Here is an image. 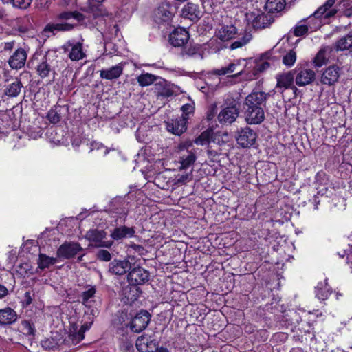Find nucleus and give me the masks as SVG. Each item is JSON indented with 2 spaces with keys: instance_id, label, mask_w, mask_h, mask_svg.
<instances>
[{
  "instance_id": "f257e3e1",
  "label": "nucleus",
  "mask_w": 352,
  "mask_h": 352,
  "mask_svg": "<svg viewBox=\"0 0 352 352\" xmlns=\"http://www.w3.org/2000/svg\"><path fill=\"white\" fill-rule=\"evenodd\" d=\"M270 97L268 93L253 90L244 101L245 118L250 124H259L265 120V108Z\"/></svg>"
},
{
  "instance_id": "f03ea898",
  "label": "nucleus",
  "mask_w": 352,
  "mask_h": 352,
  "mask_svg": "<svg viewBox=\"0 0 352 352\" xmlns=\"http://www.w3.org/2000/svg\"><path fill=\"white\" fill-rule=\"evenodd\" d=\"M192 147L193 144L190 141H186L179 144L180 170L187 169L195 162L197 155L195 150Z\"/></svg>"
},
{
  "instance_id": "7ed1b4c3",
  "label": "nucleus",
  "mask_w": 352,
  "mask_h": 352,
  "mask_svg": "<svg viewBox=\"0 0 352 352\" xmlns=\"http://www.w3.org/2000/svg\"><path fill=\"white\" fill-rule=\"evenodd\" d=\"M245 16L254 29L261 30L269 27L274 22V16L269 14L248 12Z\"/></svg>"
},
{
  "instance_id": "20e7f679",
  "label": "nucleus",
  "mask_w": 352,
  "mask_h": 352,
  "mask_svg": "<svg viewBox=\"0 0 352 352\" xmlns=\"http://www.w3.org/2000/svg\"><path fill=\"white\" fill-rule=\"evenodd\" d=\"M62 48L64 52L68 53V57L73 61H78L86 57L82 42L69 41Z\"/></svg>"
},
{
  "instance_id": "39448f33",
  "label": "nucleus",
  "mask_w": 352,
  "mask_h": 352,
  "mask_svg": "<svg viewBox=\"0 0 352 352\" xmlns=\"http://www.w3.org/2000/svg\"><path fill=\"white\" fill-rule=\"evenodd\" d=\"M83 250L78 243L65 242L57 250V256L60 258L70 259Z\"/></svg>"
},
{
  "instance_id": "423d86ee",
  "label": "nucleus",
  "mask_w": 352,
  "mask_h": 352,
  "mask_svg": "<svg viewBox=\"0 0 352 352\" xmlns=\"http://www.w3.org/2000/svg\"><path fill=\"white\" fill-rule=\"evenodd\" d=\"M256 138V132L247 126L240 129L236 135L237 144L243 148L252 146L255 143Z\"/></svg>"
},
{
  "instance_id": "0eeeda50",
  "label": "nucleus",
  "mask_w": 352,
  "mask_h": 352,
  "mask_svg": "<svg viewBox=\"0 0 352 352\" xmlns=\"http://www.w3.org/2000/svg\"><path fill=\"white\" fill-rule=\"evenodd\" d=\"M150 274L140 266L134 267L127 275L128 281L135 285H143L149 280Z\"/></svg>"
},
{
  "instance_id": "6e6552de",
  "label": "nucleus",
  "mask_w": 352,
  "mask_h": 352,
  "mask_svg": "<svg viewBox=\"0 0 352 352\" xmlns=\"http://www.w3.org/2000/svg\"><path fill=\"white\" fill-rule=\"evenodd\" d=\"M150 320V314L146 310H142L132 319L130 329L133 332L140 333L148 326Z\"/></svg>"
},
{
  "instance_id": "1a4fd4ad",
  "label": "nucleus",
  "mask_w": 352,
  "mask_h": 352,
  "mask_svg": "<svg viewBox=\"0 0 352 352\" xmlns=\"http://www.w3.org/2000/svg\"><path fill=\"white\" fill-rule=\"evenodd\" d=\"M27 58V51L23 47H19L10 56L8 63L11 69L19 70L25 66Z\"/></svg>"
},
{
  "instance_id": "9d476101",
  "label": "nucleus",
  "mask_w": 352,
  "mask_h": 352,
  "mask_svg": "<svg viewBox=\"0 0 352 352\" xmlns=\"http://www.w3.org/2000/svg\"><path fill=\"white\" fill-rule=\"evenodd\" d=\"M106 235L107 233L104 230L93 229L87 232L85 237L89 241L94 243L96 247L110 248L113 242L104 241Z\"/></svg>"
},
{
  "instance_id": "9b49d317",
  "label": "nucleus",
  "mask_w": 352,
  "mask_h": 352,
  "mask_svg": "<svg viewBox=\"0 0 352 352\" xmlns=\"http://www.w3.org/2000/svg\"><path fill=\"white\" fill-rule=\"evenodd\" d=\"M159 342L146 334L136 340V347L140 352H155L158 349Z\"/></svg>"
},
{
  "instance_id": "f8f14e48",
  "label": "nucleus",
  "mask_w": 352,
  "mask_h": 352,
  "mask_svg": "<svg viewBox=\"0 0 352 352\" xmlns=\"http://www.w3.org/2000/svg\"><path fill=\"white\" fill-rule=\"evenodd\" d=\"M340 73V68L338 65H333L329 66L323 71L321 75L320 82L323 85L329 86L333 85L338 81Z\"/></svg>"
},
{
  "instance_id": "ddd939ff",
  "label": "nucleus",
  "mask_w": 352,
  "mask_h": 352,
  "mask_svg": "<svg viewBox=\"0 0 352 352\" xmlns=\"http://www.w3.org/2000/svg\"><path fill=\"white\" fill-rule=\"evenodd\" d=\"M245 60H235L226 67H222L219 69H214L212 73L215 75L222 76L236 72L235 74L230 76L231 77H236L241 75L244 71L243 67L240 68L241 63Z\"/></svg>"
},
{
  "instance_id": "4468645a",
  "label": "nucleus",
  "mask_w": 352,
  "mask_h": 352,
  "mask_svg": "<svg viewBox=\"0 0 352 352\" xmlns=\"http://www.w3.org/2000/svg\"><path fill=\"white\" fill-rule=\"evenodd\" d=\"M69 107L67 104H56L47 113V119L52 124L59 122L61 119L67 116Z\"/></svg>"
},
{
  "instance_id": "2eb2a0df",
  "label": "nucleus",
  "mask_w": 352,
  "mask_h": 352,
  "mask_svg": "<svg viewBox=\"0 0 352 352\" xmlns=\"http://www.w3.org/2000/svg\"><path fill=\"white\" fill-rule=\"evenodd\" d=\"M188 32L182 28H176L169 35V42L175 47H182L189 40Z\"/></svg>"
},
{
  "instance_id": "dca6fc26",
  "label": "nucleus",
  "mask_w": 352,
  "mask_h": 352,
  "mask_svg": "<svg viewBox=\"0 0 352 352\" xmlns=\"http://www.w3.org/2000/svg\"><path fill=\"white\" fill-rule=\"evenodd\" d=\"M188 117H177L166 122V129L176 135H182L186 130Z\"/></svg>"
},
{
  "instance_id": "f3484780",
  "label": "nucleus",
  "mask_w": 352,
  "mask_h": 352,
  "mask_svg": "<svg viewBox=\"0 0 352 352\" xmlns=\"http://www.w3.org/2000/svg\"><path fill=\"white\" fill-rule=\"evenodd\" d=\"M239 116L238 109L234 106L226 107L218 115V121L222 124H230Z\"/></svg>"
},
{
  "instance_id": "a211bd4d",
  "label": "nucleus",
  "mask_w": 352,
  "mask_h": 352,
  "mask_svg": "<svg viewBox=\"0 0 352 352\" xmlns=\"http://www.w3.org/2000/svg\"><path fill=\"white\" fill-rule=\"evenodd\" d=\"M124 71V64L120 63L109 68L102 69L99 71L100 77L102 79L113 80L121 76Z\"/></svg>"
},
{
  "instance_id": "6ab92c4d",
  "label": "nucleus",
  "mask_w": 352,
  "mask_h": 352,
  "mask_svg": "<svg viewBox=\"0 0 352 352\" xmlns=\"http://www.w3.org/2000/svg\"><path fill=\"white\" fill-rule=\"evenodd\" d=\"M316 78V72L311 69H299L295 77L298 86L302 87L311 84Z\"/></svg>"
},
{
  "instance_id": "aec40b11",
  "label": "nucleus",
  "mask_w": 352,
  "mask_h": 352,
  "mask_svg": "<svg viewBox=\"0 0 352 352\" xmlns=\"http://www.w3.org/2000/svg\"><path fill=\"white\" fill-rule=\"evenodd\" d=\"M170 9V6L166 3L160 5L154 14L155 21L157 23L170 21L173 17V13Z\"/></svg>"
},
{
  "instance_id": "412c9836",
  "label": "nucleus",
  "mask_w": 352,
  "mask_h": 352,
  "mask_svg": "<svg viewBox=\"0 0 352 352\" xmlns=\"http://www.w3.org/2000/svg\"><path fill=\"white\" fill-rule=\"evenodd\" d=\"M237 29L234 25H224L217 30L216 36L222 41H228L235 37Z\"/></svg>"
},
{
  "instance_id": "4be33fe9",
  "label": "nucleus",
  "mask_w": 352,
  "mask_h": 352,
  "mask_svg": "<svg viewBox=\"0 0 352 352\" xmlns=\"http://www.w3.org/2000/svg\"><path fill=\"white\" fill-rule=\"evenodd\" d=\"M333 52V47L329 45L323 46L320 48L318 52L316 54L314 59V64L317 67H320L324 65H326Z\"/></svg>"
},
{
  "instance_id": "5701e85b",
  "label": "nucleus",
  "mask_w": 352,
  "mask_h": 352,
  "mask_svg": "<svg viewBox=\"0 0 352 352\" xmlns=\"http://www.w3.org/2000/svg\"><path fill=\"white\" fill-rule=\"evenodd\" d=\"M182 16L192 21H196L201 16V12L197 4L188 2L182 9Z\"/></svg>"
},
{
  "instance_id": "b1692460",
  "label": "nucleus",
  "mask_w": 352,
  "mask_h": 352,
  "mask_svg": "<svg viewBox=\"0 0 352 352\" xmlns=\"http://www.w3.org/2000/svg\"><path fill=\"white\" fill-rule=\"evenodd\" d=\"M135 230L133 227L125 226L114 228L111 232V237L116 241L122 240L134 236Z\"/></svg>"
},
{
  "instance_id": "393cba45",
  "label": "nucleus",
  "mask_w": 352,
  "mask_h": 352,
  "mask_svg": "<svg viewBox=\"0 0 352 352\" xmlns=\"http://www.w3.org/2000/svg\"><path fill=\"white\" fill-rule=\"evenodd\" d=\"M131 268V263L126 260H114L109 263V272L116 275H122Z\"/></svg>"
},
{
  "instance_id": "a878e982",
  "label": "nucleus",
  "mask_w": 352,
  "mask_h": 352,
  "mask_svg": "<svg viewBox=\"0 0 352 352\" xmlns=\"http://www.w3.org/2000/svg\"><path fill=\"white\" fill-rule=\"evenodd\" d=\"M294 79V72L289 71L286 73L278 74L276 76L277 84L276 87L281 89L282 91L289 89L293 85Z\"/></svg>"
},
{
  "instance_id": "bb28decb",
  "label": "nucleus",
  "mask_w": 352,
  "mask_h": 352,
  "mask_svg": "<svg viewBox=\"0 0 352 352\" xmlns=\"http://www.w3.org/2000/svg\"><path fill=\"white\" fill-rule=\"evenodd\" d=\"M96 293V288L95 286L87 285L79 296V301L85 307H91L92 302L94 301V298H95Z\"/></svg>"
},
{
  "instance_id": "cd10ccee",
  "label": "nucleus",
  "mask_w": 352,
  "mask_h": 352,
  "mask_svg": "<svg viewBox=\"0 0 352 352\" xmlns=\"http://www.w3.org/2000/svg\"><path fill=\"white\" fill-rule=\"evenodd\" d=\"M18 316L16 312L10 307L0 309V325H8L15 322Z\"/></svg>"
},
{
  "instance_id": "c85d7f7f",
  "label": "nucleus",
  "mask_w": 352,
  "mask_h": 352,
  "mask_svg": "<svg viewBox=\"0 0 352 352\" xmlns=\"http://www.w3.org/2000/svg\"><path fill=\"white\" fill-rule=\"evenodd\" d=\"M23 87L21 80L16 78L13 82L5 85L4 94L10 98L16 97L20 94Z\"/></svg>"
},
{
  "instance_id": "c756f323",
  "label": "nucleus",
  "mask_w": 352,
  "mask_h": 352,
  "mask_svg": "<svg viewBox=\"0 0 352 352\" xmlns=\"http://www.w3.org/2000/svg\"><path fill=\"white\" fill-rule=\"evenodd\" d=\"M74 27V25L70 23H50L46 25L43 30L55 34L57 32L70 31Z\"/></svg>"
},
{
  "instance_id": "7c9ffc66",
  "label": "nucleus",
  "mask_w": 352,
  "mask_h": 352,
  "mask_svg": "<svg viewBox=\"0 0 352 352\" xmlns=\"http://www.w3.org/2000/svg\"><path fill=\"white\" fill-rule=\"evenodd\" d=\"M37 74L41 78H45L50 76V72L53 70L50 65L47 57L43 56L41 61L36 67Z\"/></svg>"
},
{
  "instance_id": "2f4dec72",
  "label": "nucleus",
  "mask_w": 352,
  "mask_h": 352,
  "mask_svg": "<svg viewBox=\"0 0 352 352\" xmlns=\"http://www.w3.org/2000/svg\"><path fill=\"white\" fill-rule=\"evenodd\" d=\"M336 51L352 50V33H349L336 41L334 45Z\"/></svg>"
},
{
  "instance_id": "473e14b6",
  "label": "nucleus",
  "mask_w": 352,
  "mask_h": 352,
  "mask_svg": "<svg viewBox=\"0 0 352 352\" xmlns=\"http://www.w3.org/2000/svg\"><path fill=\"white\" fill-rule=\"evenodd\" d=\"M84 333L85 329L79 330L78 325L74 323L71 324L68 338L73 344H77L84 339Z\"/></svg>"
},
{
  "instance_id": "72a5a7b5",
  "label": "nucleus",
  "mask_w": 352,
  "mask_h": 352,
  "mask_svg": "<svg viewBox=\"0 0 352 352\" xmlns=\"http://www.w3.org/2000/svg\"><path fill=\"white\" fill-rule=\"evenodd\" d=\"M285 6V0H267L265 8L267 11V14L272 15L282 11Z\"/></svg>"
},
{
  "instance_id": "f704fd0d",
  "label": "nucleus",
  "mask_w": 352,
  "mask_h": 352,
  "mask_svg": "<svg viewBox=\"0 0 352 352\" xmlns=\"http://www.w3.org/2000/svg\"><path fill=\"white\" fill-rule=\"evenodd\" d=\"M201 45L199 44L190 43L188 45L182 48L180 56L183 58L193 57L197 54L200 55Z\"/></svg>"
},
{
  "instance_id": "c9c22d12",
  "label": "nucleus",
  "mask_w": 352,
  "mask_h": 352,
  "mask_svg": "<svg viewBox=\"0 0 352 352\" xmlns=\"http://www.w3.org/2000/svg\"><path fill=\"white\" fill-rule=\"evenodd\" d=\"M57 260L56 258L50 257L47 256L45 254L40 253L38 254V267L44 270L45 268L50 267L51 265H54L56 263Z\"/></svg>"
},
{
  "instance_id": "e433bc0d",
  "label": "nucleus",
  "mask_w": 352,
  "mask_h": 352,
  "mask_svg": "<svg viewBox=\"0 0 352 352\" xmlns=\"http://www.w3.org/2000/svg\"><path fill=\"white\" fill-rule=\"evenodd\" d=\"M316 296L321 300H326L331 294L327 284L319 283L315 288Z\"/></svg>"
},
{
  "instance_id": "4c0bfd02",
  "label": "nucleus",
  "mask_w": 352,
  "mask_h": 352,
  "mask_svg": "<svg viewBox=\"0 0 352 352\" xmlns=\"http://www.w3.org/2000/svg\"><path fill=\"white\" fill-rule=\"evenodd\" d=\"M159 78L153 74L149 73L142 74L138 76L137 80L141 87H146L151 85Z\"/></svg>"
},
{
  "instance_id": "58836bf2",
  "label": "nucleus",
  "mask_w": 352,
  "mask_h": 352,
  "mask_svg": "<svg viewBox=\"0 0 352 352\" xmlns=\"http://www.w3.org/2000/svg\"><path fill=\"white\" fill-rule=\"evenodd\" d=\"M58 19L65 21L74 19L77 22H80L85 19V16L78 12H63L58 14Z\"/></svg>"
},
{
  "instance_id": "ea45409f",
  "label": "nucleus",
  "mask_w": 352,
  "mask_h": 352,
  "mask_svg": "<svg viewBox=\"0 0 352 352\" xmlns=\"http://www.w3.org/2000/svg\"><path fill=\"white\" fill-rule=\"evenodd\" d=\"M337 12L336 9L329 10L324 4L319 7L312 14L321 20L322 17L329 19L334 16Z\"/></svg>"
},
{
  "instance_id": "a19ab883",
  "label": "nucleus",
  "mask_w": 352,
  "mask_h": 352,
  "mask_svg": "<svg viewBox=\"0 0 352 352\" xmlns=\"http://www.w3.org/2000/svg\"><path fill=\"white\" fill-rule=\"evenodd\" d=\"M301 22H305L311 32L316 30L322 25L321 20H320L318 17L315 16L314 14H311L307 18L302 19Z\"/></svg>"
},
{
  "instance_id": "79ce46f5",
  "label": "nucleus",
  "mask_w": 352,
  "mask_h": 352,
  "mask_svg": "<svg viewBox=\"0 0 352 352\" xmlns=\"http://www.w3.org/2000/svg\"><path fill=\"white\" fill-rule=\"evenodd\" d=\"M213 131L212 130H206L202 132L199 137L195 140V143L197 145H206L210 142Z\"/></svg>"
},
{
  "instance_id": "37998d69",
  "label": "nucleus",
  "mask_w": 352,
  "mask_h": 352,
  "mask_svg": "<svg viewBox=\"0 0 352 352\" xmlns=\"http://www.w3.org/2000/svg\"><path fill=\"white\" fill-rule=\"evenodd\" d=\"M21 331L27 336L34 337L36 333L35 326L29 320H23L21 323Z\"/></svg>"
},
{
  "instance_id": "c03bdc74",
  "label": "nucleus",
  "mask_w": 352,
  "mask_h": 352,
  "mask_svg": "<svg viewBox=\"0 0 352 352\" xmlns=\"http://www.w3.org/2000/svg\"><path fill=\"white\" fill-rule=\"evenodd\" d=\"M89 1V10L94 13L96 16L103 15L104 11L100 6H95L94 3H102L104 0H88Z\"/></svg>"
},
{
  "instance_id": "a18cd8bd",
  "label": "nucleus",
  "mask_w": 352,
  "mask_h": 352,
  "mask_svg": "<svg viewBox=\"0 0 352 352\" xmlns=\"http://www.w3.org/2000/svg\"><path fill=\"white\" fill-rule=\"evenodd\" d=\"M6 3H10L15 8L25 10L28 8L32 0H6Z\"/></svg>"
},
{
  "instance_id": "49530a36",
  "label": "nucleus",
  "mask_w": 352,
  "mask_h": 352,
  "mask_svg": "<svg viewBox=\"0 0 352 352\" xmlns=\"http://www.w3.org/2000/svg\"><path fill=\"white\" fill-rule=\"evenodd\" d=\"M251 39L252 34L249 32H245L241 39L236 41L231 44L230 48L232 50H234L241 47L246 45Z\"/></svg>"
},
{
  "instance_id": "de8ad7c7",
  "label": "nucleus",
  "mask_w": 352,
  "mask_h": 352,
  "mask_svg": "<svg viewBox=\"0 0 352 352\" xmlns=\"http://www.w3.org/2000/svg\"><path fill=\"white\" fill-rule=\"evenodd\" d=\"M296 60V53L294 50H289L283 58V63L287 67H292Z\"/></svg>"
},
{
  "instance_id": "09e8293b",
  "label": "nucleus",
  "mask_w": 352,
  "mask_h": 352,
  "mask_svg": "<svg viewBox=\"0 0 352 352\" xmlns=\"http://www.w3.org/2000/svg\"><path fill=\"white\" fill-rule=\"evenodd\" d=\"M309 31V27L305 22L301 21L296 24L294 28V34L296 36H301L306 34Z\"/></svg>"
},
{
  "instance_id": "8fccbe9b",
  "label": "nucleus",
  "mask_w": 352,
  "mask_h": 352,
  "mask_svg": "<svg viewBox=\"0 0 352 352\" xmlns=\"http://www.w3.org/2000/svg\"><path fill=\"white\" fill-rule=\"evenodd\" d=\"M34 297V293L33 290L29 289L26 291L21 299V302L23 307L29 306L32 302L33 298Z\"/></svg>"
},
{
  "instance_id": "3c124183",
  "label": "nucleus",
  "mask_w": 352,
  "mask_h": 352,
  "mask_svg": "<svg viewBox=\"0 0 352 352\" xmlns=\"http://www.w3.org/2000/svg\"><path fill=\"white\" fill-rule=\"evenodd\" d=\"M182 111V116L181 117H188L191 113H193L195 107L192 104H186L181 108Z\"/></svg>"
},
{
  "instance_id": "603ef678",
  "label": "nucleus",
  "mask_w": 352,
  "mask_h": 352,
  "mask_svg": "<svg viewBox=\"0 0 352 352\" xmlns=\"http://www.w3.org/2000/svg\"><path fill=\"white\" fill-rule=\"evenodd\" d=\"M97 257L99 260L103 261H109L111 259V255L106 250H100L98 252Z\"/></svg>"
},
{
  "instance_id": "864d4df0",
  "label": "nucleus",
  "mask_w": 352,
  "mask_h": 352,
  "mask_svg": "<svg viewBox=\"0 0 352 352\" xmlns=\"http://www.w3.org/2000/svg\"><path fill=\"white\" fill-rule=\"evenodd\" d=\"M41 346L45 349L51 350L56 346V343L50 339H45L44 340H42L41 342Z\"/></svg>"
},
{
  "instance_id": "5fc2aeb1",
  "label": "nucleus",
  "mask_w": 352,
  "mask_h": 352,
  "mask_svg": "<svg viewBox=\"0 0 352 352\" xmlns=\"http://www.w3.org/2000/svg\"><path fill=\"white\" fill-rule=\"evenodd\" d=\"M130 247L137 253H138L140 255H144L147 251L146 249L140 245L133 243L130 245Z\"/></svg>"
},
{
  "instance_id": "6e6d98bb",
  "label": "nucleus",
  "mask_w": 352,
  "mask_h": 352,
  "mask_svg": "<svg viewBox=\"0 0 352 352\" xmlns=\"http://www.w3.org/2000/svg\"><path fill=\"white\" fill-rule=\"evenodd\" d=\"M14 45L15 41L14 40L1 43V47L5 52H11L14 49Z\"/></svg>"
},
{
  "instance_id": "4d7b16f0",
  "label": "nucleus",
  "mask_w": 352,
  "mask_h": 352,
  "mask_svg": "<svg viewBox=\"0 0 352 352\" xmlns=\"http://www.w3.org/2000/svg\"><path fill=\"white\" fill-rule=\"evenodd\" d=\"M192 179V172L181 175L178 179L177 183L185 184L186 182H190Z\"/></svg>"
},
{
  "instance_id": "13d9d810",
  "label": "nucleus",
  "mask_w": 352,
  "mask_h": 352,
  "mask_svg": "<svg viewBox=\"0 0 352 352\" xmlns=\"http://www.w3.org/2000/svg\"><path fill=\"white\" fill-rule=\"evenodd\" d=\"M270 67V63L268 62H263L256 65V69L258 72H263L267 69Z\"/></svg>"
},
{
  "instance_id": "bf43d9fd",
  "label": "nucleus",
  "mask_w": 352,
  "mask_h": 352,
  "mask_svg": "<svg viewBox=\"0 0 352 352\" xmlns=\"http://www.w3.org/2000/svg\"><path fill=\"white\" fill-rule=\"evenodd\" d=\"M8 294V289L4 285H0V299Z\"/></svg>"
},
{
  "instance_id": "052dcab7",
  "label": "nucleus",
  "mask_w": 352,
  "mask_h": 352,
  "mask_svg": "<svg viewBox=\"0 0 352 352\" xmlns=\"http://www.w3.org/2000/svg\"><path fill=\"white\" fill-rule=\"evenodd\" d=\"M336 0H327L324 5L329 10L335 3Z\"/></svg>"
},
{
  "instance_id": "680f3d73",
  "label": "nucleus",
  "mask_w": 352,
  "mask_h": 352,
  "mask_svg": "<svg viewBox=\"0 0 352 352\" xmlns=\"http://www.w3.org/2000/svg\"><path fill=\"white\" fill-rule=\"evenodd\" d=\"M207 153L209 156H212V157H215L218 155L217 152L210 150V149H208L207 151Z\"/></svg>"
},
{
  "instance_id": "e2e57ef3",
  "label": "nucleus",
  "mask_w": 352,
  "mask_h": 352,
  "mask_svg": "<svg viewBox=\"0 0 352 352\" xmlns=\"http://www.w3.org/2000/svg\"><path fill=\"white\" fill-rule=\"evenodd\" d=\"M155 352H168V351L166 348L158 346V349H157V351Z\"/></svg>"
},
{
  "instance_id": "0e129e2a",
  "label": "nucleus",
  "mask_w": 352,
  "mask_h": 352,
  "mask_svg": "<svg viewBox=\"0 0 352 352\" xmlns=\"http://www.w3.org/2000/svg\"><path fill=\"white\" fill-rule=\"evenodd\" d=\"M79 330L85 329V332L89 329V326L87 324L82 325L80 328H78Z\"/></svg>"
},
{
  "instance_id": "69168bd1",
  "label": "nucleus",
  "mask_w": 352,
  "mask_h": 352,
  "mask_svg": "<svg viewBox=\"0 0 352 352\" xmlns=\"http://www.w3.org/2000/svg\"><path fill=\"white\" fill-rule=\"evenodd\" d=\"M5 16V12L3 10L0 9V19H3Z\"/></svg>"
},
{
  "instance_id": "338daca9",
  "label": "nucleus",
  "mask_w": 352,
  "mask_h": 352,
  "mask_svg": "<svg viewBox=\"0 0 352 352\" xmlns=\"http://www.w3.org/2000/svg\"><path fill=\"white\" fill-rule=\"evenodd\" d=\"M83 256H84V254H82V255H80V256H79L78 257V262H80V261H81L82 260V257H83Z\"/></svg>"
},
{
  "instance_id": "774afa93",
  "label": "nucleus",
  "mask_w": 352,
  "mask_h": 352,
  "mask_svg": "<svg viewBox=\"0 0 352 352\" xmlns=\"http://www.w3.org/2000/svg\"><path fill=\"white\" fill-rule=\"evenodd\" d=\"M340 256L341 257H344V254H340Z\"/></svg>"
}]
</instances>
